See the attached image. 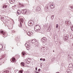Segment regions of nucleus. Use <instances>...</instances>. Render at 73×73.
Segmentation results:
<instances>
[{
    "instance_id": "31",
    "label": "nucleus",
    "mask_w": 73,
    "mask_h": 73,
    "mask_svg": "<svg viewBox=\"0 0 73 73\" xmlns=\"http://www.w3.org/2000/svg\"><path fill=\"white\" fill-rule=\"evenodd\" d=\"M70 25V22L68 21V25Z\"/></svg>"
},
{
    "instance_id": "26",
    "label": "nucleus",
    "mask_w": 73,
    "mask_h": 73,
    "mask_svg": "<svg viewBox=\"0 0 73 73\" xmlns=\"http://www.w3.org/2000/svg\"><path fill=\"white\" fill-rule=\"evenodd\" d=\"M3 49V45H0V50H1Z\"/></svg>"
},
{
    "instance_id": "29",
    "label": "nucleus",
    "mask_w": 73,
    "mask_h": 73,
    "mask_svg": "<svg viewBox=\"0 0 73 73\" xmlns=\"http://www.w3.org/2000/svg\"><path fill=\"white\" fill-rule=\"evenodd\" d=\"M54 15L51 16V19H52V20L54 18Z\"/></svg>"
},
{
    "instance_id": "54",
    "label": "nucleus",
    "mask_w": 73,
    "mask_h": 73,
    "mask_svg": "<svg viewBox=\"0 0 73 73\" xmlns=\"http://www.w3.org/2000/svg\"><path fill=\"white\" fill-rule=\"evenodd\" d=\"M9 1L10 3H11V2H10V1Z\"/></svg>"
},
{
    "instance_id": "21",
    "label": "nucleus",
    "mask_w": 73,
    "mask_h": 73,
    "mask_svg": "<svg viewBox=\"0 0 73 73\" xmlns=\"http://www.w3.org/2000/svg\"><path fill=\"white\" fill-rule=\"evenodd\" d=\"M9 73V70L5 71L3 72V73Z\"/></svg>"
},
{
    "instance_id": "27",
    "label": "nucleus",
    "mask_w": 73,
    "mask_h": 73,
    "mask_svg": "<svg viewBox=\"0 0 73 73\" xmlns=\"http://www.w3.org/2000/svg\"><path fill=\"white\" fill-rule=\"evenodd\" d=\"M7 7V5H4L3 6V8H6Z\"/></svg>"
},
{
    "instance_id": "9",
    "label": "nucleus",
    "mask_w": 73,
    "mask_h": 73,
    "mask_svg": "<svg viewBox=\"0 0 73 73\" xmlns=\"http://www.w3.org/2000/svg\"><path fill=\"white\" fill-rule=\"evenodd\" d=\"M33 22L32 21H30L29 22V26H32L33 25Z\"/></svg>"
},
{
    "instance_id": "11",
    "label": "nucleus",
    "mask_w": 73,
    "mask_h": 73,
    "mask_svg": "<svg viewBox=\"0 0 73 73\" xmlns=\"http://www.w3.org/2000/svg\"><path fill=\"white\" fill-rule=\"evenodd\" d=\"M27 33L28 36H32V32H27Z\"/></svg>"
},
{
    "instance_id": "14",
    "label": "nucleus",
    "mask_w": 73,
    "mask_h": 73,
    "mask_svg": "<svg viewBox=\"0 0 73 73\" xmlns=\"http://www.w3.org/2000/svg\"><path fill=\"white\" fill-rule=\"evenodd\" d=\"M26 46V48H27V50H29V49H30V48H31V46Z\"/></svg>"
},
{
    "instance_id": "3",
    "label": "nucleus",
    "mask_w": 73,
    "mask_h": 73,
    "mask_svg": "<svg viewBox=\"0 0 73 73\" xmlns=\"http://www.w3.org/2000/svg\"><path fill=\"white\" fill-rule=\"evenodd\" d=\"M33 8L35 10V11H40V8L39 6H37V7H36V6H34Z\"/></svg>"
},
{
    "instance_id": "56",
    "label": "nucleus",
    "mask_w": 73,
    "mask_h": 73,
    "mask_svg": "<svg viewBox=\"0 0 73 73\" xmlns=\"http://www.w3.org/2000/svg\"><path fill=\"white\" fill-rule=\"evenodd\" d=\"M70 73H72V72H70Z\"/></svg>"
},
{
    "instance_id": "8",
    "label": "nucleus",
    "mask_w": 73,
    "mask_h": 73,
    "mask_svg": "<svg viewBox=\"0 0 73 73\" xmlns=\"http://www.w3.org/2000/svg\"><path fill=\"white\" fill-rule=\"evenodd\" d=\"M41 40L42 42H46V41L47 39L46 38L44 37L42 38Z\"/></svg>"
},
{
    "instance_id": "32",
    "label": "nucleus",
    "mask_w": 73,
    "mask_h": 73,
    "mask_svg": "<svg viewBox=\"0 0 73 73\" xmlns=\"http://www.w3.org/2000/svg\"><path fill=\"white\" fill-rule=\"evenodd\" d=\"M58 24H57L56 25V28H58Z\"/></svg>"
},
{
    "instance_id": "13",
    "label": "nucleus",
    "mask_w": 73,
    "mask_h": 73,
    "mask_svg": "<svg viewBox=\"0 0 73 73\" xmlns=\"http://www.w3.org/2000/svg\"><path fill=\"white\" fill-rule=\"evenodd\" d=\"M21 66H25V63L24 62H22L21 63Z\"/></svg>"
},
{
    "instance_id": "40",
    "label": "nucleus",
    "mask_w": 73,
    "mask_h": 73,
    "mask_svg": "<svg viewBox=\"0 0 73 73\" xmlns=\"http://www.w3.org/2000/svg\"><path fill=\"white\" fill-rule=\"evenodd\" d=\"M42 58H41L40 59V61H42Z\"/></svg>"
},
{
    "instance_id": "53",
    "label": "nucleus",
    "mask_w": 73,
    "mask_h": 73,
    "mask_svg": "<svg viewBox=\"0 0 73 73\" xmlns=\"http://www.w3.org/2000/svg\"><path fill=\"white\" fill-rule=\"evenodd\" d=\"M53 52H54V51L53 50Z\"/></svg>"
},
{
    "instance_id": "2",
    "label": "nucleus",
    "mask_w": 73,
    "mask_h": 73,
    "mask_svg": "<svg viewBox=\"0 0 73 73\" xmlns=\"http://www.w3.org/2000/svg\"><path fill=\"white\" fill-rule=\"evenodd\" d=\"M34 30L35 31L38 32L40 30V27L38 25H36L35 26L34 28Z\"/></svg>"
},
{
    "instance_id": "4",
    "label": "nucleus",
    "mask_w": 73,
    "mask_h": 73,
    "mask_svg": "<svg viewBox=\"0 0 73 73\" xmlns=\"http://www.w3.org/2000/svg\"><path fill=\"white\" fill-rule=\"evenodd\" d=\"M27 9H23L22 11V14H24L25 15V14H27Z\"/></svg>"
},
{
    "instance_id": "55",
    "label": "nucleus",
    "mask_w": 73,
    "mask_h": 73,
    "mask_svg": "<svg viewBox=\"0 0 73 73\" xmlns=\"http://www.w3.org/2000/svg\"><path fill=\"white\" fill-rule=\"evenodd\" d=\"M15 7H16V5H15Z\"/></svg>"
},
{
    "instance_id": "30",
    "label": "nucleus",
    "mask_w": 73,
    "mask_h": 73,
    "mask_svg": "<svg viewBox=\"0 0 73 73\" xmlns=\"http://www.w3.org/2000/svg\"><path fill=\"white\" fill-rule=\"evenodd\" d=\"M20 7H24V5L23 4H21V6H20Z\"/></svg>"
},
{
    "instance_id": "20",
    "label": "nucleus",
    "mask_w": 73,
    "mask_h": 73,
    "mask_svg": "<svg viewBox=\"0 0 73 73\" xmlns=\"http://www.w3.org/2000/svg\"><path fill=\"white\" fill-rule=\"evenodd\" d=\"M22 57H25V54H24V52H22Z\"/></svg>"
},
{
    "instance_id": "38",
    "label": "nucleus",
    "mask_w": 73,
    "mask_h": 73,
    "mask_svg": "<svg viewBox=\"0 0 73 73\" xmlns=\"http://www.w3.org/2000/svg\"><path fill=\"white\" fill-rule=\"evenodd\" d=\"M70 8H71V9H73V6H71L70 7Z\"/></svg>"
},
{
    "instance_id": "42",
    "label": "nucleus",
    "mask_w": 73,
    "mask_h": 73,
    "mask_svg": "<svg viewBox=\"0 0 73 73\" xmlns=\"http://www.w3.org/2000/svg\"><path fill=\"white\" fill-rule=\"evenodd\" d=\"M0 60H2V56H1V58L0 59Z\"/></svg>"
},
{
    "instance_id": "10",
    "label": "nucleus",
    "mask_w": 73,
    "mask_h": 73,
    "mask_svg": "<svg viewBox=\"0 0 73 73\" xmlns=\"http://www.w3.org/2000/svg\"><path fill=\"white\" fill-rule=\"evenodd\" d=\"M50 7L51 9H53V8H54V5L53 4H50Z\"/></svg>"
},
{
    "instance_id": "34",
    "label": "nucleus",
    "mask_w": 73,
    "mask_h": 73,
    "mask_svg": "<svg viewBox=\"0 0 73 73\" xmlns=\"http://www.w3.org/2000/svg\"><path fill=\"white\" fill-rule=\"evenodd\" d=\"M37 67H35V70L36 71H37Z\"/></svg>"
},
{
    "instance_id": "51",
    "label": "nucleus",
    "mask_w": 73,
    "mask_h": 73,
    "mask_svg": "<svg viewBox=\"0 0 73 73\" xmlns=\"http://www.w3.org/2000/svg\"><path fill=\"white\" fill-rule=\"evenodd\" d=\"M10 1H12V0H10Z\"/></svg>"
},
{
    "instance_id": "45",
    "label": "nucleus",
    "mask_w": 73,
    "mask_h": 73,
    "mask_svg": "<svg viewBox=\"0 0 73 73\" xmlns=\"http://www.w3.org/2000/svg\"><path fill=\"white\" fill-rule=\"evenodd\" d=\"M15 32V31H12V32H13V33H14V32Z\"/></svg>"
},
{
    "instance_id": "12",
    "label": "nucleus",
    "mask_w": 73,
    "mask_h": 73,
    "mask_svg": "<svg viewBox=\"0 0 73 73\" xmlns=\"http://www.w3.org/2000/svg\"><path fill=\"white\" fill-rule=\"evenodd\" d=\"M52 28V26L50 25L48 27V29L47 30V32H50V30H51V28Z\"/></svg>"
},
{
    "instance_id": "52",
    "label": "nucleus",
    "mask_w": 73,
    "mask_h": 73,
    "mask_svg": "<svg viewBox=\"0 0 73 73\" xmlns=\"http://www.w3.org/2000/svg\"><path fill=\"white\" fill-rule=\"evenodd\" d=\"M12 2H13V1H12H12H11Z\"/></svg>"
},
{
    "instance_id": "37",
    "label": "nucleus",
    "mask_w": 73,
    "mask_h": 73,
    "mask_svg": "<svg viewBox=\"0 0 73 73\" xmlns=\"http://www.w3.org/2000/svg\"><path fill=\"white\" fill-rule=\"evenodd\" d=\"M17 71H18V70H15V73H16V72H17Z\"/></svg>"
},
{
    "instance_id": "48",
    "label": "nucleus",
    "mask_w": 73,
    "mask_h": 73,
    "mask_svg": "<svg viewBox=\"0 0 73 73\" xmlns=\"http://www.w3.org/2000/svg\"><path fill=\"white\" fill-rule=\"evenodd\" d=\"M15 15H17V16H18V15H17V14L15 13Z\"/></svg>"
},
{
    "instance_id": "16",
    "label": "nucleus",
    "mask_w": 73,
    "mask_h": 73,
    "mask_svg": "<svg viewBox=\"0 0 73 73\" xmlns=\"http://www.w3.org/2000/svg\"><path fill=\"white\" fill-rule=\"evenodd\" d=\"M17 13L18 15H20L21 13V11L19 10L18 11H17Z\"/></svg>"
},
{
    "instance_id": "36",
    "label": "nucleus",
    "mask_w": 73,
    "mask_h": 73,
    "mask_svg": "<svg viewBox=\"0 0 73 73\" xmlns=\"http://www.w3.org/2000/svg\"><path fill=\"white\" fill-rule=\"evenodd\" d=\"M43 61H45V59H42Z\"/></svg>"
},
{
    "instance_id": "18",
    "label": "nucleus",
    "mask_w": 73,
    "mask_h": 73,
    "mask_svg": "<svg viewBox=\"0 0 73 73\" xmlns=\"http://www.w3.org/2000/svg\"><path fill=\"white\" fill-rule=\"evenodd\" d=\"M46 8L45 9L46 10V11L47 12V11H48V7L47 6H46L45 7Z\"/></svg>"
},
{
    "instance_id": "47",
    "label": "nucleus",
    "mask_w": 73,
    "mask_h": 73,
    "mask_svg": "<svg viewBox=\"0 0 73 73\" xmlns=\"http://www.w3.org/2000/svg\"><path fill=\"white\" fill-rule=\"evenodd\" d=\"M56 73H60V72H56Z\"/></svg>"
},
{
    "instance_id": "44",
    "label": "nucleus",
    "mask_w": 73,
    "mask_h": 73,
    "mask_svg": "<svg viewBox=\"0 0 73 73\" xmlns=\"http://www.w3.org/2000/svg\"><path fill=\"white\" fill-rule=\"evenodd\" d=\"M28 72H25V73H28Z\"/></svg>"
},
{
    "instance_id": "19",
    "label": "nucleus",
    "mask_w": 73,
    "mask_h": 73,
    "mask_svg": "<svg viewBox=\"0 0 73 73\" xmlns=\"http://www.w3.org/2000/svg\"><path fill=\"white\" fill-rule=\"evenodd\" d=\"M70 28H71V31H73V25H71Z\"/></svg>"
},
{
    "instance_id": "33",
    "label": "nucleus",
    "mask_w": 73,
    "mask_h": 73,
    "mask_svg": "<svg viewBox=\"0 0 73 73\" xmlns=\"http://www.w3.org/2000/svg\"><path fill=\"white\" fill-rule=\"evenodd\" d=\"M19 73H23V71H20L19 72Z\"/></svg>"
},
{
    "instance_id": "57",
    "label": "nucleus",
    "mask_w": 73,
    "mask_h": 73,
    "mask_svg": "<svg viewBox=\"0 0 73 73\" xmlns=\"http://www.w3.org/2000/svg\"><path fill=\"white\" fill-rule=\"evenodd\" d=\"M20 56H19V57Z\"/></svg>"
},
{
    "instance_id": "39",
    "label": "nucleus",
    "mask_w": 73,
    "mask_h": 73,
    "mask_svg": "<svg viewBox=\"0 0 73 73\" xmlns=\"http://www.w3.org/2000/svg\"><path fill=\"white\" fill-rule=\"evenodd\" d=\"M19 5H20V6L21 5V4L20 3H19Z\"/></svg>"
},
{
    "instance_id": "50",
    "label": "nucleus",
    "mask_w": 73,
    "mask_h": 73,
    "mask_svg": "<svg viewBox=\"0 0 73 73\" xmlns=\"http://www.w3.org/2000/svg\"><path fill=\"white\" fill-rule=\"evenodd\" d=\"M6 21H8V19H7V20H6Z\"/></svg>"
},
{
    "instance_id": "41",
    "label": "nucleus",
    "mask_w": 73,
    "mask_h": 73,
    "mask_svg": "<svg viewBox=\"0 0 73 73\" xmlns=\"http://www.w3.org/2000/svg\"><path fill=\"white\" fill-rule=\"evenodd\" d=\"M69 72V71H66V73H68Z\"/></svg>"
},
{
    "instance_id": "46",
    "label": "nucleus",
    "mask_w": 73,
    "mask_h": 73,
    "mask_svg": "<svg viewBox=\"0 0 73 73\" xmlns=\"http://www.w3.org/2000/svg\"><path fill=\"white\" fill-rule=\"evenodd\" d=\"M36 73H39V72H36Z\"/></svg>"
},
{
    "instance_id": "24",
    "label": "nucleus",
    "mask_w": 73,
    "mask_h": 73,
    "mask_svg": "<svg viewBox=\"0 0 73 73\" xmlns=\"http://www.w3.org/2000/svg\"><path fill=\"white\" fill-rule=\"evenodd\" d=\"M26 46H30V45H29V43L28 42H27L25 44Z\"/></svg>"
},
{
    "instance_id": "43",
    "label": "nucleus",
    "mask_w": 73,
    "mask_h": 73,
    "mask_svg": "<svg viewBox=\"0 0 73 73\" xmlns=\"http://www.w3.org/2000/svg\"><path fill=\"white\" fill-rule=\"evenodd\" d=\"M40 66H42V64H40Z\"/></svg>"
},
{
    "instance_id": "22",
    "label": "nucleus",
    "mask_w": 73,
    "mask_h": 73,
    "mask_svg": "<svg viewBox=\"0 0 73 73\" xmlns=\"http://www.w3.org/2000/svg\"><path fill=\"white\" fill-rule=\"evenodd\" d=\"M27 61H29V62H31V59H30V58H28V59H27Z\"/></svg>"
},
{
    "instance_id": "7",
    "label": "nucleus",
    "mask_w": 73,
    "mask_h": 73,
    "mask_svg": "<svg viewBox=\"0 0 73 73\" xmlns=\"http://www.w3.org/2000/svg\"><path fill=\"white\" fill-rule=\"evenodd\" d=\"M20 26L21 27V26H22V25L21 24V23H24V19L23 18H21L20 19Z\"/></svg>"
},
{
    "instance_id": "35",
    "label": "nucleus",
    "mask_w": 73,
    "mask_h": 73,
    "mask_svg": "<svg viewBox=\"0 0 73 73\" xmlns=\"http://www.w3.org/2000/svg\"><path fill=\"white\" fill-rule=\"evenodd\" d=\"M40 70H41V69H39L38 70V72H40Z\"/></svg>"
},
{
    "instance_id": "17",
    "label": "nucleus",
    "mask_w": 73,
    "mask_h": 73,
    "mask_svg": "<svg viewBox=\"0 0 73 73\" xmlns=\"http://www.w3.org/2000/svg\"><path fill=\"white\" fill-rule=\"evenodd\" d=\"M68 23H69V21H66L65 22V25L67 26L68 25Z\"/></svg>"
},
{
    "instance_id": "23",
    "label": "nucleus",
    "mask_w": 73,
    "mask_h": 73,
    "mask_svg": "<svg viewBox=\"0 0 73 73\" xmlns=\"http://www.w3.org/2000/svg\"><path fill=\"white\" fill-rule=\"evenodd\" d=\"M69 65L70 66H68L69 68H72L73 67V65H72V64H70Z\"/></svg>"
},
{
    "instance_id": "15",
    "label": "nucleus",
    "mask_w": 73,
    "mask_h": 73,
    "mask_svg": "<svg viewBox=\"0 0 73 73\" xmlns=\"http://www.w3.org/2000/svg\"><path fill=\"white\" fill-rule=\"evenodd\" d=\"M11 60H12L13 62H15V61H16V59L14 58H13L11 59Z\"/></svg>"
},
{
    "instance_id": "49",
    "label": "nucleus",
    "mask_w": 73,
    "mask_h": 73,
    "mask_svg": "<svg viewBox=\"0 0 73 73\" xmlns=\"http://www.w3.org/2000/svg\"><path fill=\"white\" fill-rule=\"evenodd\" d=\"M36 72H36H34V73H37V72Z\"/></svg>"
},
{
    "instance_id": "5",
    "label": "nucleus",
    "mask_w": 73,
    "mask_h": 73,
    "mask_svg": "<svg viewBox=\"0 0 73 73\" xmlns=\"http://www.w3.org/2000/svg\"><path fill=\"white\" fill-rule=\"evenodd\" d=\"M64 39L65 41H66L68 40V35H64Z\"/></svg>"
},
{
    "instance_id": "28",
    "label": "nucleus",
    "mask_w": 73,
    "mask_h": 73,
    "mask_svg": "<svg viewBox=\"0 0 73 73\" xmlns=\"http://www.w3.org/2000/svg\"><path fill=\"white\" fill-rule=\"evenodd\" d=\"M27 12V14H29V13H30V11H29L27 10H26Z\"/></svg>"
},
{
    "instance_id": "1",
    "label": "nucleus",
    "mask_w": 73,
    "mask_h": 73,
    "mask_svg": "<svg viewBox=\"0 0 73 73\" xmlns=\"http://www.w3.org/2000/svg\"><path fill=\"white\" fill-rule=\"evenodd\" d=\"M31 42L33 44H34L35 45L36 47H38L39 46V45L38 44V42H37V40H35L33 39L31 41Z\"/></svg>"
},
{
    "instance_id": "25",
    "label": "nucleus",
    "mask_w": 73,
    "mask_h": 73,
    "mask_svg": "<svg viewBox=\"0 0 73 73\" xmlns=\"http://www.w3.org/2000/svg\"><path fill=\"white\" fill-rule=\"evenodd\" d=\"M1 21H3V20H4V17H1Z\"/></svg>"
},
{
    "instance_id": "6",
    "label": "nucleus",
    "mask_w": 73,
    "mask_h": 73,
    "mask_svg": "<svg viewBox=\"0 0 73 73\" xmlns=\"http://www.w3.org/2000/svg\"><path fill=\"white\" fill-rule=\"evenodd\" d=\"M0 34H2V35H4V36H5V35H6V33L1 30H0Z\"/></svg>"
},
{
    "instance_id": "58",
    "label": "nucleus",
    "mask_w": 73,
    "mask_h": 73,
    "mask_svg": "<svg viewBox=\"0 0 73 73\" xmlns=\"http://www.w3.org/2000/svg\"><path fill=\"white\" fill-rule=\"evenodd\" d=\"M70 37H71V36H70Z\"/></svg>"
}]
</instances>
